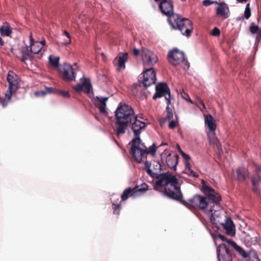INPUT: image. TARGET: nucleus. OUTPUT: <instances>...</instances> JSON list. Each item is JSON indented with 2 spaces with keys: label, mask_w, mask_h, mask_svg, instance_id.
<instances>
[{
  "label": "nucleus",
  "mask_w": 261,
  "mask_h": 261,
  "mask_svg": "<svg viewBox=\"0 0 261 261\" xmlns=\"http://www.w3.org/2000/svg\"><path fill=\"white\" fill-rule=\"evenodd\" d=\"M202 191L205 197L199 195L186 202L185 205L189 208H194L204 212L208 217L211 223L222 214L221 196L210 186L202 182Z\"/></svg>",
  "instance_id": "1"
},
{
  "label": "nucleus",
  "mask_w": 261,
  "mask_h": 261,
  "mask_svg": "<svg viewBox=\"0 0 261 261\" xmlns=\"http://www.w3.org/2000/svg\"><path fill=\"white\" fill-rule=\"evenodd\" d=\"M145 170L150 177L157 179L154 189L161 188L166 196L176 200H181L182 194L177 178L168 172L161 173L162 165L159 161L153 160L149 162L145 160Z\"/></svg>",
  "instance_id": "2"
},
{
  "label": "nucleus",
  "mask_w": 261,
  "mask_h": 261,
  "mask_svg": "<svg viewBox=\"0 0 261 261\" xmlns=\"http://www.w3.org/2000/svg\"><path fill=\"white\" fill-rule=\"evenodd\" d=\"M117 122L115 123L117 135L123 134L127 127L136 119L134 110L129 105L120 103L115 111Z\"/></svg>",
  "instance_id": "3"
},
{
  "label": "nucleus",
  "mask_w": 261,
  "mask_h": 261,
  "mask_svg": "<svg viewBox=\"0 0 261 261\" xmlns=\"http://www.w3.org/2000/svg\"><path fill=\"white\" fill-rule=\"evenodd\" d=\"M169 23L174 29L180 31L182 35L189 37L193 30L192 22L189 19L181 17L178 14L174 15L169 18Z\"/></svg>",
  "instance_id": "4"
},
{
  "label": "nucleus",
  "mask_w": 261,
  "mask_h": 261,
  "mask_svg": "<svg viewBox=\"0 0 261 261\" xmlns=\"http://www.w3.org/2000/svg\"><path fill=\"white\" fill-rule=\"evenodd\" d=\"M140 144L143 146H140L137 145V148H135V152L133 151L132 147H130V154L134 158L135 160L138 163H141L142 162L147 159V156L148 154H150L152 156H154L156 152V148L155 144L153 143L148 148H147L144 143H142L140 141ZM135 151V150H134Z\"/></svg>",
  "instance_id": "5"
},
{
  "label": "nucleus",
  "mask_w": 261,
  "mask_h": 261,
  "mask_svg": "<svg viewBox=\"0 0 261 261\" xmlns=\"http://www.w3.org/2000/svg\"><path fill=\"white\" fill-rule=\"evenodd\" d=\"M167 58L169 63L173 66H177L183 63L184 69H188L190 67V63L187 60H186L185 53L177 48H174L173 50H170Z\"/></svg>",
  "instance_id": "6"
},
{
  "label": "nucleus",
  "mask_w": 261,
  "mask_h": 261,
  "mask_svg": "<svg viewBox=\"0 0 261 261\" xmlns=\"http://www.w3.org/2000/svg\"><path fill=\"white\" fill-rule=\"evenodd\" d=\"M130 124H132V129L135 136L134 138L132 141L131 147H132V149L134 150H135V148H137V145L140 146L141 145L142 147H143L142 145L140 144V141L141 140L140 138V135L141 133V130L146 127V124L144 122L138 120L137 117H136V119H135ZM133 151L135 152V150Z\"/></svg>",
  "instance_id": "7"
},
{
  "label": "nucleus",
  "mask_w": 261,
  "mask_h": 261,
  "mask_svg": "<svg viewBox=\"0 0 261 261\" xmlns=\"http://www.w3.org/2000/svg\"><path fill=\"white\" fill-rule=\"evenodd\" d=\"M216 221L212 224L216 225H221L225 229L226 233L230 236L235 234L234 225L231 219L227 217L222 209V214L216 218Z\"/></svg>",
  "instance_id": "8"
},
{
  "label": "nucleus",
  "mask_w": 261,
  "mask_h": 261,
  "mask_svg": "<svg viewBox=\"0 0 261 261\" xmlns=\"http://www.w3.org/2000/svg\"><path fill=\"white\" fill-rule=\"evenodd\" d=\"M156 92L153 96V99L157 98H160L164 96L167 100V104L170 105L171 103V94L170 91L166 83H160L155 87Z\"/></svg>",
  "instance_id": "9"
},
{
  "label": "nucleus",
  "mask_w": 261,
  "mask_h": 261,
  "mask_svg": "<svg viewBox=\"0 0 261 261\" xmlns=\"http://www.w3.org/2000/svg\"><path fill=\"white\" fill-rule=\"evenodd\" d=\"M148 186L146 184H143L140 187H137L133 189L128 188L125 189L121 195L122 200H125L128 197V195L135 197L143 194L148 189Z\"/></svg>",
  "instance_id": "10"
},
{
  "label": "nucleus",
  "mask_w": 261,
  "mask_h": 261,
  "mask_svg": "<svg viewBox=\"0 0 261 261\" xmlns=\"http://www.w3.org/2000/svg\"><path fill=\"white\" fill-rule=\"evenodd\" d=\"M159 9L163 14L168 16L167 20L169 23L170 17L174 15H177L174 13L173 5L171 0H162L159 5Z\"/></svg>",
  "instance_id": "11"
},
{
  "label": "nucleus",
  "mask_w": 261,
  "mask_h": 261,
  "mask_svg": "<svg viewBox=\"0 0 261 261\" xmlns=\"http://www.w3.org/2000/svg\"><path fill=\"white\" fill-rule=\"evenodd\" d=\"M142 58L145 67H151L158 62L157 55L153 51L146 48L143 50Z\"/></svg>",
  "instance_id": "12"
},
{
  "label": "nucleus",
  "mask_w": 261,
  "mask_h": 261,
  "mask_svg": "<svg viewBox=\"0 0 261 261\" xmlns=\"http://www.w3.org/2000/svg\"><path fill=\"white\" fill-rule=\"evenodd\" d=\"M142 84L147 88L155 83L156 80L155 71L152 67L147 69L143 73Z\"/></svg>",
  "instance_id": "13"
},
{
  "label": "nucleus",
  "mask_w": 261,
  "mask_h": 261,
  "mask_svg": "<svg viewBox=\"0 0 261 261\" xmlns=\"http://www.w3.org/2000/svg\"><path fill=\"white\" fill-rule=\"evenodd\" d=\"M219 261H231L232 256L229 249L224 244H221L217 248Z\"/></svg>",
  "instance_id": "14"
},
{
  "label": "nucleus",
  "mask_w": 261,
  "mask_h": 261,
  "mask_svg": "<svg viewBox=\"0 0 261 261\" xmlns=\"http://www.w3.org/2000/svg\"><path fill=\"white\" fill-rule=\"evenodd\" d=\"M62 75L64 79L73 81L75 79V72L72 65L68 63L63 65Z\"/></svg>",
  "instance_id": "15"
},
{
  "label": "nucleus",
  "mask_w": 261,
  "mask_h": 261,
  "mask_svg": "<svg viewBox=\"0 0 261 261\" xmlns=\"http://www.w3.org/2000/svg\"><path fill=\"white\" fill-rule=\"evenodd\" d=\"M180 153L182 155V157L184 159L185 163V169L184 171V173L185 174H187L189 176L192 177H198V174L194 171L191 169V165L189 162V160L190 159V156L189 155L186 154L184 152H183L182 150H180Z\"/></svg>",
  "instance_id": "16"
},
{
  "label": "nucleus",
  "mask_w": 261,
  "mask_h": 261,
  "mask_svg": "<svg viewBox=\"0 0 261 261\" xmlns=\"http://www.w3.org/2000/svg\"><path fill=\"white\" fill-rule=\"evenodd\" d=\"M218 6L216 8V15L224 19L229 16V9L227 4L224 2L218 3Z\"/></svg>",
  "instance_id": "17"
},
{
  "label": "nucleus",
  "mask_w": 261,
  "mask_h": 261,
  "mask_svg": "<svg viewBox=\"0 0 261 261\" xmlns=\"http://www.w3.org/2000/svg\"><path fill=\"white\" fill-rule=\"evenodd\" d=\"M128 58V54L127 53L120 52L115 58L113 63L115 64L116 62L118 63V70L120 69H124L125 68V63Z\"/></svg>",
  "instance_id": "18"
},
{
  "label": "nucleus",
  "mask_w": 261,
  "mask_h": 261,
  "mask_svg": "<svg viewBox=\"0 0 261 261\" xmlns=\"http://www.w3.org/2000/svg\"><path fill=\"white\" fill-rule=\"evenodd\" d=\"M81 80V83L78 84L74 88V90L78 92L83 91L86 93H89L92 88L90 79L84 78L83 81H82V79Z\"/></svg>",
  "instance_id": "19"
},
{
  "label": "nucleus",
  "mask_w": 261,
  "mask_h": 261,
  "mask_svg": "<svg viewBox=\"0 0 261 261\" xmlns=\"http://www.w3.org/2000/svg\"><path fill=\"white\" fill-rule=\"evenodd\" d=\"M178 155L176 153H169L166 156V162L171 169L175 170L178 164Z\"/></svg>",
  "instance_id": "20"
},
{
  "label": "nucleus",
  "mask_w": 261,
  "mask_h": 261,
  "mask_svg": "<svg viewBox=\"0 0 261 261\" xmlns=\"http://www.w3.org/2000/svg\"><path fill=\"white\" fill-rule=\"evenodd\" d=\"M29 40L30 46L26 47V50H28V49L30 48V50L34 54L40 53L42 49V47L39 45L38 41L34 40L32 34H30Z\"/></svg>",
  "instance_id": "21"
},
{
  "label": "nucleus",
  "mask_w": 261,
  "mask_h": 261,
  "mask_svg": "<svg viewBox=\"0 0 261 261\" xmlns=\"http://www.w3.org/2000/svg\"><path fill=\"white\" fill-rule=\"evenodd\" d=\"M7 81L9 83V88L8 91L14 92L18 88V83L16 80V77L14 76V72L9 71L7 76Z\"/></svg>",
  "instance_id": "22"
},
{
  "label": "nucleus",
  "mask_w": 261,
  "mask_h": 261,
  "mask_svg": "<svg viewBox=\"0 0 261 261\" xmlns=\"http://www.w3.org/2000/svg\"><path fill=\"white\" fill-rule=\"evenodd\" d=\"M108 98L106 97L96 96L95 99L97 100L96 106L98 108L100 113L107 115L108 112L106 110V102Z\"/></svg>",
  "instance_id": "23"
},
{
  "label": "nucleus",
  "mask_w": 261,
  "mask_h": 261,
  "mask_svg": "<svg viewBox=\"0 0 261 261\" xmlns=\"http://www.w3.org/2000/svg\"><path fill=\"white\" fill-rule=\"evenodd\" d=\"M205 126L207 127L210 132L213 133L216 129V124L213 116L208 114L206 116L204 119Z\"/></svg>",
  "instance_id": "24"
},
{
  "label": "nucleus",
  "mask_w": 261,
  "mask_h": 261,
  "mask_svg": "<svg viewBox=\"0 0 261 261\" xmlns=\"http://www.w3.org/2000/svg\"><path fill=\"white\" fill-rule=\"evenodd\" d=\"M228 245H230L236 252L240 254L243 257L246 258L248 256V253L240 246L233 241H229Z\"/></svg>",
  "instance_id": "25"
},
{
  "label": "nucleus",
  "mask_w": 261,
  "mask_h": 261,
  "mask_svg": "<svg viewBox=\"0 0 261 261\" xmlns=\"http://www.w3.org/2000/svg\"><path fill=\"white\" fill-rule=\"evenodd\" d=\"M257 237H251L248 233H245L243 238L244 243L247 247L255 245L257 243Z\"/></svg>",
  "instance_id": "26"
},
{
  "label": "nucleus",
  "mask_w": 261,
  "mask_h": 261,
  "mask_svg": "<svg viewBox=\"0 0 261 261\" xmlns=\"http://www.w3.org/2000/svg\"><path fill=\"white\" fill-rule=\"evenodd\" d=\"M236 173L238 179L240 181H244L248 175L247 170L244 167H240L237 169Z\"/></svg>",
  "instance_id": "27"
},
{
  "label": "nucleus",
  "mask_w": 261,
  "mask_h": 261,
  "mask_svg": "<svg viewBox=\"0 0 261 261\" xmlns=\"http://www.w3.org/2000/svg\"><path fill=\"white\" fill-rule=\"evenodd\" d=\"M0 33L3 36H10L12 33V30L9 24L5 22L1 26L0 28Z\"/></svg>",
  "instance_id": "28"
},
{
  "label": "nucleus",
  "mask_w": 261,
  "mask_h": 261,
  "mask_svg": "<svg viewBox=\"0 0 261 261\" xmlns=\"http://www.w3.org/2000/svg\"><path fill=\"white\" fill-rule=\"evenodd\" d=\"M250 179L253 186V191L256 194H259V190L258 187L259 183L261 181V179L259 177V176H258V178H256L255 177H251Z\"/></svg>",
  "instance_id": "29"
},
{
  "label": "nucleus",
  "mask_w": 261,
  "mask_h": 261,
  "mask_svg": "<svg viewBox=\"0 0 261 261\" xmlns=\"http://www.w3.org/2000/svg\"><path fill=\"white\" fill-rule=\"evenodd\" d=\"M48 60L51 65L55 67H58L59 65L60 57L59 56L50 55L48 57Z\"/></svg>",
  "instance_id": "30"
},
{
  "label": "nucleus",
  "mask_w": 261,
  "mask_h": 261,
  "mask_svg": "<svg viewBox=\"0 0 261 261\" xmlns=\"http://www.w3.org/2000/svg\"><path fill=\"white\" fill-rule=\"evenodd\" d=\"M13 93V92H12V91H10L7 90V91L6 92V93L5 94V98L2 101V105L3 107H5L7 105L8 102L11 99V98L12 97V94Z\"/></svg>",
  "instance_id": "31"
},
{
  "label": "nucleus",
  "mask_w": 261,
  "mask_h": 261,
  "mask_svg": "<svg viewBox=\"0 0 261 261\" xmlns=\"http://www.w3.org/2000/svg\"><path fill=\"white\" fill-rule=\"evenodd\" d=\"M167 112V116L166 117L162 118L163 122H164L168 119H170L173 118V114L172 109L169 107V105H167L166 108Z\"/></svg>",
  "instance_id": "32"
},
{
  "label": "nucleus",
  "mask_w": 261,
  "mask_h": 261,
  "mask_svg": "<svg viewBox=\"0 0 261 261\" xmlns=\"http://www.w3.org/2000/svg\"><path fill=\"white\" fill-rule=\"evenodd\" d=\"M21 61L23 62L32 58L31 55L23 49L21 50Z\"/></svg>",
  "instance_id": "33"
},
{
  "label": "nucleus",
  "mask_w": 261,
  "mask_h": 261,
  "mask_svg": "<svg viewBox=\"0 0 261 261\" xmlns=\"http://www.w3.org/2000/svg\"><path fill=\"white\" fill-rule=\"evenodd\" d=\"M210 143L215 145L219 149H221V145L220 143V142L218 140V139L216 137H215L214 135H213L210 138Z\"/></svg>",
  "instance_id": "34"
},
{
  "label": "nucleus",
  "mask_w": 261,
  "mask_h": 261,
  "mask_svg": "<svg viewBox=\"0 0 261 261\" xmlns=\"http://www.w3.org/2000/svg\"><path fill=\"white\" fill-rule=\"evenodd\" d=\"M251 9L250 8V4L248 3L246 5V7H245L244 16L246 19H248L251 16Z\"/></svg>",
  "instance_id": "35"
},
{
  "label": "nucleus",
  "mask_w": 261,
  "mask_h": 261,
  "mask_svg": "<svg viewBox=\"0 0 261 261\" xmlns=\"http://www.w3.org/2000/svg\"><path fill=\"white\" fill-rule=\"evenodd\" d=\"M259 30V27L254 23H252L250 27V31L252 34L256 33Z\"/></svg>",
  "instance_id": "36"
},
{
  "label": "nucleus",
  "mask_w": 261,
  "mask_h": 261,
  "mask_svg": "<svg viewBox=\"0 0 261 261\" xmlns=\"http://www.w3.org/2000/svg\"><path fill=\"white\" fill-rule=\"evenodd\" d=\"M213 4H218V2L217 1H211V0H204L202 2V4L204 6H206V7L208 6Z\"/></svg>",
  "instance_id": "37"
},
{
  "label": "nucleus",
  "mask_w": 261,
  "mask_h": 261,
  "mask_svg": "<svg viewBox=\"0 0 261 261\" xmlns=\"http://www.w3.org/2000/svg\"><path fill=\"white\" fill-rule=\"evenodd\" d=\"M113 204L115 206L113 208V213L114 214H119L120 213V204H115L113 203Z\"/></svg>",
  "instance_id": "38"
},
{
  "label": "nucleus",
  "mask_w": 261,
  "mask_h": 261,
  "mask_svg": "<svg viewBox=\"0 0 261 261\" xmlns=\"http://www.w3.org/2000/svg\"><path fill=\"white\" fill-rule=\"evenodd\" d=\"M255 170H256V175L255 177H256V178H258V176H259V177L260 178V172H261V166L256 165H255Z\"/></svg>",
  "instance_id": "39"
},
{
  "label": "nucleus",
  "mask_w": 261,
  "mask_h": 261,
  "mask_svg": "<svg viewBox=\"0 0 261 261\" xmlns=\"http://www.w3.org/2000/svg\"><path fill=\"white\" fill-rule=\"evenodd\" d=\"M220 31L219 29H218L217 27H215L214 28L211 32V34L213 36H218L220 35Z\"/></svg>",
  "instance_id": "40"
},
{
  "label": "nucleus",
  "mask_w": 261,
  "mask_h": 261,
  "mask_svg": "<svg viewBox=\"0 0 261 261\" xmlns=\"http://www.w3.org/2000/svg\"><path fill=\"white\" fill-rule=\"evenodd\" d=\"M65 35L68 38V41H65L63 43V44L65 45H67L68 44H69L71 42V40H70V34L66 31H64V32Z\"/></svg>",
  "instance_id": "41"
},
{
  "label": "nucleus",
  "mask_w": 261,
  "mask_h": 261,
  "mask_svg": "<svg viewBox=\"0 0 261 261\" xmlns=\"http://www.w3.org/2000/svg\"><path fill=\"white\" fill-rule=\"evenodd\" d=\"M197 106L199 107L200 109H202V108L203 109H205V105H204V103L203 102V101L201 99H197Z\"/></svg>",
  "instance_id": "42"
},
{
  "label": "nucleus",
  "mask_w": 261,
  "mask_h": 261,
  "mask_svg": "<svg viewBox=\"0 0 261 261\" xmlns=\"http://www.w3.org/2000/svg\"><path fill=\"white\" fill-rule=\"evenodd\" d=\"M218 237L222 241L226 242L228 244L229 241H232L230 239H227L224 236L219 234L218 235Z\"/></svg>",
  "instance_id": "43"
},
{
  "label": "nucleus",
  "mask_w": 261,
  "mask_h": 261,
  "mask_svg": "<svg viewBox=\"0 0 261 261\" xmlns=\"http://www.w3.org/2000/svg\"><path fill=\"white\" fill-rule=\"evenodd\" d=\"M46 94V92L44 91H39L35 92V95L36 96H43Z\"/></svg>",
  "instance_id": "44"
},
{
  "label": "nucleus",
  "mask_w": 261,
  "mask_h": 261,
  "mask_svg": "<svg viewBox=\"0 0 261 261\" xmlns=\"http://www.w3.org/2000/svg\"><path fill=\"white\" fill-rule=\"evenodd\" d=\"M177 122L175 120L171 121L169 124V127L171 129H173L175 127Z\"/></svg>",
  "instance_id": "45"
},
{
  "label": "nucleus",
  "mask_w": 261,
  "mask_h": 261,
  "mask_svg": "<svg viewBox=\"0 0 261 261\" xmlns=\"http://www.w3.org/2000/svg\"><path fill=\"white\" fill-rule=\"evenodd\" d=\"M182 97H184V98H185L187 101H189L191 103H193V101L191 99V98H190L189 95L187 94V93H185L184 95H182Z\"/></svg>",
  "instance_id": "46"
},
{
  "label": "nucleus",
  "mask_w": 261,
  "mask_h": 261,
  "mask_svg": "<svg viewBox=\"0 0 261 261\" xmlns=\"http://www.w3.org/2000/svg\"><path fill=\"white\" fill-rule=\"evenodd\" d=\"M45 92L47 93H51L54 92V88L52 87H45Z\"/></svg>",
  "instance_id": "47"
},
{
  "label": "nucleus",
  "mask_w": 261,
  "mask_h": 261,
  "mask_svg": "<svg viewBox=\"0 0 261 261\" xmlns=\"http://www.w3.org/2000/svg\"><path fill=\"white\" fill-rule=\"evenodd\" d=\"M60 94L65 97H70V94L68 91H61Z\"/></svg>",
  "instance_id": "48"
},
{
  "label": "nucleus",
  "mask_w": 261,
  "mask_h": 261,
  "mask_svg": "<svg viewBox=\"0 0 261 261\" xmlns=\"http://www.w3.org/2000/svg\"><path fill=\"white\" fill-rule=\"evenodd\" d=\"M39 43V45L42 47V48L43 49V47L46 44V42L44 39L38 42Z\"/></svg>",
  "instance_id": "49"
},
{
  "label": "nucleus",
  "mask_w": 261,
  "mask_h": 261,
  "mask_svg": "<svg viewBox=\"0 0 261 261\" xmlns=\"http://www.w3.org/2000/svg\"><path fill=\"white\" fill-rule=\"evenodd\" d=\"M139 53H140V51H139V50L138 49H137V48H134V49H133V54H134L135 56H138V55H139Z\"/></svg>",
  "instance_id": "50"
},
{
  "label": "nucleus",
  "mask_w": 261,
  "mask_h": 261,
  "mask_svg": "<svg viewBox=\"0 0 261 261\" xmlns=\"http://www.w3.org/2000/svg\"><path fill=\"white\" fill-rule=\"evenodd\" d=\"M254 257L255 259V261H260L259 258L258 257V255L256 254L254 255Z\"/></svg>",
  "instance_id": "51"
},
{
  "label": "nucleus",
  "mask_w": 261,
  "mask_h": 261,
  "mask_svg": "<svg viewBox=\"0 0 261 261\" xmlns=\"http://www.w3.org/2000/svg\"><path fill=\"white\" fill-rule=\"evenodd\" d=\"M136 117H137V118H139L142 119H143V120H144V119H144V118L143 117V115H142V114H141V115H139L136 116Z\"/></svg>",
  "instance_id": "52"
},
{
  "label": "nucleus",
  "mask_w": 261,
  "mask_h": 261,
  "mask_svg": "<svg viewBox=\"0 0 261 261\" xmlns=\"http://www.w3.org/2000/svg\"><path fill=\"white\" fill-rule=\"evenodd\" d=\"M238 2L239 3H246L247 2L248 0H237Z\"/></svg>",
  "instance_id": "53"
},
{
  "label": "nucleus",
  "mask_w": 261,
  "mask_h": 261,
  "mask_svg": "<svg viewBox=\"0 0 261 261\" xmlns=\"http://www.w3.org/2000/svg\"><path fill=\"white\" fill-rule=\"evenodd\" d=\"M4 41L3 40L2 38L1 37H0V45L2 46L4 45Z\"/></svg>",
  "instance_id": "54"
},
{
  "label": "nucleus",
  "mask_w": 261,
  "mask_h": 261,
  "mask_svg": "<svg viewBox=\"0 0 261 261\" xmlns=\"http://www.w3.org/2000/svg\"><path fill=\"white\" fill-rule=\"evenodd\" d=\"M167 143H162L160 146L167 145Z\"/></svg>",
  "instance_id": "55"
},
{
  "label": "nucleus",
  "mask_w": 261,
  "mask_h": 261,
  "mask_svg": "<svg viewBox=\"0 0 261 261\" xmlns=\"http://www.w3.org/2000/svg\"><path fill=\"white\" fill-rule=\"evenodd\" d=\"M259 38H261V32H260V33L259 34Z\"/></svg>",
  "instance_id": "56"
},
{
  "label": "nucleus",
  "mask_w": 261,
  "mask_h": 261,
  "mask_svg": "<svg viewBox=\"0 0 261 261\" xmlns=\"http://www.w3.org/2000/svg\"><path fill=\"white\" fill-rule=\"evenodd\" d=\"M182 2H185L186 1V0H181Z\"/></svg>",
  "instance_id": "57"
}]
</instances>
